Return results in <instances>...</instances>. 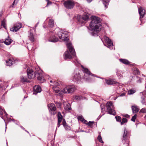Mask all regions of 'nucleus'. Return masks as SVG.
<instances>
[{"label":"nucleus","mask_w":146,"mask_h":146,"mask_svg":"<svg viewBox=\"0 0 146 146\" xmlns=\"http://www.w3.org/2000/svg\"><path fill=\"white\" fill-rule=\"evenodd\" d=\"M50 33L52 35V36L50 37L48 40L50 42H57L58 40V38L55 36L56 35L62 40L67 41L68 40V33L64 30H61L59 28H56Z\"/></svg>","instance_id":"obj_1"},{"label":"nucleus","mask_w":146,"mask_h":146,"mask_svg":"<svg viewBox=\"0 0 146 146\" xmlns=\"http://www.w3.org/2000/svg\"><path fill=\"white\" fill-rule=\"evenodd\" d=\"M66 44L69 51L67 50L65 52L64 56V59L66 60L74 59V60H73V62L75 65L77 66H79L80 64L76 56L75 52L72 44L69 42H67Z\"/></svg>","instance_id":"obj_2"},{"label":"nucleus","mask_w":146,"mask_h":146,"mask_svg":"<svg viewBox=\"0 0 146 146\" xmlns=\"http://www.w3.org/2000/svg\"><path fill=\"white\" fill-rule=\"evenodd\" d=\"M92 20L90 27L91 30L93 31V33L96 32L97 33L99 32L102 28V25L100 24L101 19L99 17L94 16L91 17Z\"/></svg>","instance_id":"obj_3"},{"label":"nucleus","mask_w":146,"mask_h":146,"mask_svg":"<svg viewBox=\"0 0 146 146\" xmlns=\"http://www.w3.org/2000/svg\"><path fill=\"white\" fill-rule=\"evenodd\" d=\"M27 75L29 79H33L36 76H37L38 80L40 81V83L43 82L45 79L42 76V74L39 72V71H37L35 72L32 70H29L27 71Z\"/></svg>","instance_id":"obj_4"},{"label":"nucleus","mask_w":146,"mask_h":146,"mask_svg":"<svg viewBox=\"0 0 146 146\" xmlns=\"http://www.w3.org/2000/svg\"><path fill=\"white\" fill-rule=\"evenodd\" d=\"M106 106L108 111L110 114L115 115L116 113L114 110V106L112 102H108L106 103Z\"/></svg>","instance_id":"obj_5"},{"label":"nucleus","mask_w":146,"mask_h":146,"mask_svg":"<svg viewBox=\"0 0 146 146\" xmlns=\"http://www.w3.org/2000/svg\"><path fill=\"white\" fill-rule=\"evenodd\" d=\"M81 78L79 72L76 70L72 74V80L74 82L80 83L81 81Z\"/></svg>","instance_id":"obj_6"},{"label":"nucleus","mask_w":146,"mask_h":146,"mask_svg":"<svg viewBox=\"0 0 146 146\" xmlns=\"http://www.w3.org/2000/svg\"><path fill=\"white\" fill-rule=\"evenodd\" d=\"M63 5L66 9H71L74 8L75 5V3L74 1L73 0H68L64 1Z\"/></svg>","instance_id":"obj_7"},{"label":"nucleus","mask_w":146,"mask_h":146,"mask_svg":"<svg viewBox=\"0 0 146 146\" xmlns=\"http://www.w3.org/2000/svg\"><path fill=\"white\" fill-rule=\"evenodd\" d=\"M75 87L74 85H69L67 86L63 90L64 93H70L73 92L75 90Z\"/></svg>","instance_id":"obj_8"},{"label":"nucleus","mask_w":146,"mask_h":146,"mask_svg":"<svg viewBox=\"0 0 146 146\" xmlns=\"http://www.w3.org/2000/svg\"><path fill=\"white\" fill-rule=\"evenodd\" d=\"M89 18L88 15L85 14L83 16L78 15L77 17V19L80 23L83 24L85 23V21L88 20Z\"/></svg>","instance_id":"obj_9"},{"label":"nucleus","mask_w":146,"mask_h":146,"mask_svg":"<svg viewBox=\"0 0 146 146\" xmlns=\"http://www.w3.org/2000/svg\"><path fill=\"white\" fill-rule=\"evenodd\" d=\"M81 67L83 69V71H84V73H85L86 75H85L84 76V79H85L86 80H89V79L88 77V78L87 77V76H88L90 75L94 76V75L92 74L87 68H84L82 65H81Z\"/></svg>","instance_id":"obj_10"},{"label":"nucleus","mask_w":146,"mask_h":146,"mask_svg":"<svg viewBox=\"0 0 146 146\" xmlns=\"http://www.w3.org/2000/svg\"><path fill=\"white\" fill-rule=\"evenodd\" d=\"M22 27L21 23H18L15 24L14 26L11 29V31L13 32H16L20 29Z\"/></svg>","instance_id":"obj_11"},{"label":"nucleus","mask_w":146,"mask_h":146,"mask_svg":"<svg viewBox=\"0 0 146 146\" xmlns=\"http://www.w3.org/2000/svg\"><path fill=\"white\" fill-rule=\"evenodd\" d=\"M128 133L127 130L125 128L123 135L122 138V141L123 144H124L126 142V141L127 138Z\"/></svg>","instance_id":"obj_12"},{"label":"nucleus","mask_w":146,"mask_h":146,"mask_svg":"<svg viewBox=\"0 0 146 146\" xmlns=\"http://www.w3.org/2000/svg\"><path fill=\"white\" fill-rule=\"evenodd\" d=\"M104 41L107 44L108 46V47L110 46H112L113 45V43L108 37L106 36H104Z\"/></svg>","instance_id":"obj_13"},{"label":"nucleus","mask_w":146,"mask_h":146,"mask_svg":"<svg viewBox=\"0 0 146 146\" xmlns=\"http://www.w3.org/2000/svg\"><path fill=\"white\" fill-rule=\"evenodd\" d=\"M63 103L64 108L65 110L69 111L71 110V105L70 104L65 102H63Z\"/></svg>","instance_id":"obj_14"},{"label":"nucleus","mask_w":146,"mask_h":146,"mask_svg":"<svg viewBox=\"0 0 146 146\" xmlns=\"http://www.w3.org/2000/svg\"><path fill=\"white\" fill-rule=\"evenodd\" d=\"M34 92L33 94L36 95L38 93L40 92L41 91L40 87L38 85H36L34 87Z\"/></svg>","instance_id":"obj_15"},{"label":"nucleus","mask_w":146,"mask_h":146,"mask_svg":"<svg viewBox=\"0 0 146 146\" xmlns=\"http://www.w3.org/2000/svg\"><path fill=\"white\" fill-rule=\"evenodd\" d=\"M57 115L58 118L57 127H59L60 125V124L62 120L63 117L61 115L60 112H58Z\"/></svg>","instance_id":"obj_16"},{"label":"nucleus","mask_w":146,"mask_h":146,"mask_svg":"<svg viewBox=\"0 0 146 146\" xmlns=\"http://www.w3.org/2000/svg\"><path fill=\"white\" fill-rule=\"evenodd\" d=\"M139 13L140 15V19L142 18L144 15L145 11L143 9L142 7L138 8Z\"/></svg>","instance_id":"obj_17"},{"label":"nucleus","mask_w":146,"mask_h":146,"mask_svg":"<svg viewBox=\"0 0 146 146\" xmlns=\"http://www.w3.org/2000/svg\"><path fill=\"white\" fill-rule=\"evenodd\" d=\"M106 81L107 84L108 85H113L118 84V83L113 79L106 80Z\"/></svg>","instance_id":"obj_18"},{"label":"nucleus","mask_w":146,"mask_h":146,"mask_svg":"<svg viewBox=\"0 0 146 146\" xmlns=\"http://www.w3.org/2000/svg\"><path fill=\"white\" fill-rule=\"evenodd\" d=\"M131 109L132 112L133 113H135L138 112L139 110V107L136 105L132 106Z\"/></svg>","instance_id":"obj_19"},{"label":"nucleus","mask_w":146,"mask_h":146,"mask_svg":"<svg viewBox=\"0 0 146 146\" xmlns=\"http://www.w3.org/2000/svg\"><path fill=\"white\" fill-rule=\"evenodd\" d=\"M48 107L50 111L56 110V108L55 105L52 103L49 104L48 105Z\"/></svg>","instance_id":"obj_20"},{"label":"nucleus","mask_w":146,"mask_h":146,"mask_svg":"<svg viewBox=\"0 0 146 146\" xmlns=\"http://www.w3.org/2000/svg\"><path fill=\"white\" fill-rule=\"evenodd\" d=\"M62 125L66 130L67 131L70 129V127L67 125V124L64 120H63Z\"/></svg>","instance_id":"obj_21"},{"label":"nucleus","mask_w":146,"mask_h":146,"mask_svg":"<svg viewBox=\"0 0 146 146\" xmlns=\"http://www.w3.org/2000/svg\"><path fill=\"white\" fill-rule=\"evenodd\" d=\"M20 81L22 82H29L30 81L28 78L22 76L20 77Z\"/></svg>","instance_id":"obj_22"},{"label":"nucleus","mask_w":146,"mask_h":146,"mask_svg":"<svg viewBox=\"0 0 146 146\" xmlns=\"http://www.w3.org/2000/svg\"><path fill=\"white\" fill-rule=\"evenodd\" d=\"M28 37L29 40L32 42H33L35 40L33 34L32 33H30L28 35Z\"/></svg>","instance_id":"obj_23"},{"label":"nucleus","mask_w":146,"mask_h":146,"mask_svg":"<svg viewBox=\"0 0 146 146\" xmlns=\"http://www.w3.org/2000/svg\"><path fill=\"white\" fill-rule=\"evenodd\" d=\"M3 113L5 114L6 116H7V114L5 111L0 106V117H1L3 119L2 117V115Z\"/></svg>","instance_id":"obj_24"},{"label":"nucleus","mask_w":146,"mask_h":146,"mask_svg":"<svg viewBox=\"0 0 146 146\" xmlns=\"http://www.w3.org/2000/svg\"><path fill=\"white\" fill-rule=\"evenodd\" d=\"M119 60L121 62L125 64H129L130 63L127 60L125 59H120Z\"/></svg>","instance_id":"obj_25"},{"label":"nucleus","mask_w":146,"mask_h":146,"mask_svg":"<svg viewBox=\"0 0 146 146\" xmlns=\"http://www.w3.org/2000/svg\"><path fill=\"white\" fill-rule=\"evenodd\" d=\"M3 43L6 45H9L11 42V39L9 38H7L5 40H3Z\"/></svg>","instance_id":"obj_26"},{"label":"nucleus","mask_w":146,"mask_h":146,"mask_svg":"<svg viewBox=\"0 0 146 146\" xmlns=\"http://www.w3.org/2000/svg\"><path fill=\"white\" fill-rule=\"evenodd\" d=\"M74 100H79L83 99V97L81 96H74Z\"/></svg>","instance_id":"obj_27"},{"label":"nucleus","mask_w":146,"mask_h":146,"mask_svg":"<svg viewBox=\"0 0 146 146\" xmlns=\"http://www.w3.org/2000/svg\"><path fill=\"white\" fill-rule=\"evenodd\" d=\"M48 23L50 27H53L54 25V23L53 19H50Z\"/></svg>","instance_id":"obj_28"},{"label":"nucleus","mask_w":146,"mask_h":146,"mask_svg":"<svg viewBox=\"0 0 146 146\" xmlns=\"http://www.w3.org/2000/svg\"><path fill=\"white\" fill-rule=\"evenodd\" d=\"M12 61L11 59H9L8 60H6V65L7 66H10L12 64Z\"/></svg>","instance_id":"obj_29"},{"label":"nucleus","mask_w":146,"mask_h":146,"mask_svg":"<svg viewBox=\"0 0 146 146\" xmlns=\"http://www.w3.org/2000/svg\"><path fill=\"white\" fill-rule=\"evenodd\" d=\"M103 2L105 8H107L108 5V1L107 0H104L103 1Z\"/></svg>","instance_id":"obj_30"},{"label":"nucleus","mask_w":146,"mask_h":146,"mask_svg":"<svg viewBox=\"0 0 146 146\" xmlns=\"http://www.w3.org/2000/svg\"><path fill=\"white\" fill-rule=\"evenodd\" d=\"M127 122V119L125 118H123L122 119V121H121V124L122 125H123L125 123H126Z\"/></svg>","instance_id":"obj_31"},{"label":"nucleus","mask_w":146,"mask_h":146,"mask_svg":"<svg viewBox=\"0 0 146 146\" xmlns=\"http://www.w3.org/2000/svg\"><path fill=\"white\" fill-rule=\"evenodd\" d=\"M137 117L136 114H135L132 117L131 120L133 121H135Z\"/></svg>","instance_id":"obj_32"},{"label":"nucleus","mask_w":146,"mask_h":146,"mask_svg":"<svg viewBox=\"0 0 146 146\" xmlns=\"http://www.w3.org/2000/svg\"><path fill=\"white\" fill-rule=\"evenodd\" d=\"M115 118L117 121L119 122H121V118L119 116H116L115 117Z\"/></svg>","instance_id":"obj_33"},{"label":"nucleus","mask_w":146,"mask_h":146,"mask_svg":"<svg viewBox=\"0 0 146 146\" xmlns=\"http://www.w3.org/2000/svg\"><path fill=\"white\" fill-rule=\"evenodd\" d=\"M98 141H99L100 142L102 143H104V142H103V141L102 140V137L100 135H99L98 136Z\"/></svg>","instance_id":"obj_34"},{"label":"nucleus","mask_w":146,"mask_h":146,"mask_svg":"<svg viewBox=\"0 0 146 146\" xmlns=\"http://www.w3.org/2000/svg\"><path fill=\"white\" fill-rule=\"evenodd\" d=\"M135 92V91L132 90H130L128 91V94H132L134 93Z\"/></svg>","instance_id":"obj_35"},{"label":"nucleus","mask_w":146,"mask_h":146,"mask_svg":"<svg viewBox=\"0 0 146 146\" xmlns=\"http://www.w3.org/2000/svg\"><path fill=\"white\" fill-rule=\"evenodd\" d=\"M146 112V108H143L141 109L140 111V112L142 113H145Z\"/></svg>","instance_id":"obj_36"},{"label":"nucleus","mask_w":146,"mask_h":146,"mask_svg":"<svg viewBox=\"0 0 146 146\" xmlns=\"http://www.w3.org/2000/svg\"><path fill=\"white\" fill-rule=\"evenodd\" d=\"M145 97L146 96L145 95H144L143 96H142L141 97V98L142 99V100H141V103L143 104L145 103L144 99Z\"/></svg>","instance_id":"obj_37"},{"label":"nucleus","mask_w":146,"mask_h":146,"mask_svg":"<svg viewBox=\"0 0 146 146\" xmlns=\"http://www.w3.org/2000/svg\"><path fill=\"white\" fill-rule=\"evenodd\" d=\"M78 119L82 122L84 121V119L82 116H80L78 117Z\"/></svg>","instance_id":"obj_38"},{"label":"nucleus","mask_w":146,"mask_h":146,"mask_svg":"<svg viewBox=\"0 0 146 146\" xmlns=\"http://www.w3.org/2000/svg\"><path fill=\"white\" fill-rule=\"evenodd\" d=\"M54 90L56 93H58V94H60V91L58 90L55 88L54 89Z\"/></svg>","instance_id":"obj_39"},{"label":"nucleus","mask_w":146,"mask_h":146,"mask_svg":"<svg viewBox=\"0 0 146 146\" xmlns=\"http://www.w3.org/2000/svg\"><path fill=\"white\" fill-rule=\"evenodd\" d=\"M56 110H52L51 111H50L51 113L53 115H54L56 113Z\"/></svg>","instance_id":"obj_40"},{"label":"nucleus","mask_w":146,"mask_h":146,"mask_svg":"<svg viewBox=\"0 0 146 146\" xmlns=\"http://www.w3.org/2000/svg\"><path fill=\"white\" fill-rule=\"evenodd\" d=\"M45 1L47 2V4L46 6H48V5L51 4L52 2L49 0H45Z\"/></svg>","instance_id":"obj_41"},{"label":"nucleus","mask_w":146,"mask_h":146,"mask_svg":"<svg viewBox=\"0 0 146 146\" xmlns=\"http://www.w3.org/2000/svg\"><path fill=\"white\" fill-rule=\"evenodd\" d=\"M1 25L3 26V27L5 28L6 29V26L5 25V23L3 21H2L1 22Z\"/></svg>","instance_id":"obj_42"},{"label":"nucleus","mask_w":146,"mask_h":146,"mask_svg":"<svg viewBox=\"0 0 146 146\" xmlns=\"http://www.w3.org/2000/svg\"><path fill=\"white\" fill-rule=\"evenodd\" d=\"M100 107L102 111H104L105 110L104 106L103 105H100Z\"/></svg>","instance_id":"obj_43"},{"label":"nucleus","mask_w":146,"mask_h":146,"mask_svg":"<svg viewBox=\"0 0 146 146\" xmlns=\"http://www.w3.org/2000/svg\"><path fill=\"white\" fill-rule=\"evenodd\" d=\"M53 84L55 86H58V82L55 81H54L53 82Z\"/></svg>","instance_id":"obj_44"},{"label":"nucleus","mask_w":146,"mask_h":146,"mask_svg":"<svg viewBox=\"0 0 146 146\" xmlns=\"http://www.w3.org/2000/svg\"><path fill=\"white\" fill-rule=\"evenodd\" d=\"M94 123L93 121H90L88 123V125L90 126H91L92 125V124L93 123Z\"/></svg>","instance_id":"obj_45"},{"label":"nucleus","mask_w":146,"mask_h":146,"mask_svg":"<svg viewBox=\"0 0 146 146\" xmlns=\"http://www.w3.org/2000/svg\"><path fill=\"white\" fill-rule=\"evenodd\" d=\"M19 1V0H15L13 3L12 5H13L15 4V3H16V4H17L18 2Z\"/></svg>","instance_id":"obj_46"},{"label":"nucleus","mask_w":146,"mask_h":146,"mask_svg":"<svg viewBox=\"0 0 146 146\" xmlns=\"http://www.w3.org/2000/svg\"><path fill=\"white\" fill-rule=\"evenodd\" d=\"M3 40H0V46L2 47L3 46Z\"/></svg>","instance_id":"obj_47"},{"label":"nucleus","mask_w":146,"mask_h":146,"mask_svg":"<svg viewBox=\"0 0 146 146\" xmlns=\"http://www.w3.org/2000/svg\"><path fill=\"white\" fill-rule=\"evenodd\" d=\"M135 71L136 72V73L137 74H140L139 70L137 68H135Z\"/></svg>","instance_id":"obj_48"},{"label":"nucleus","mask_w":146,"mask_h":146,"mask_svg":"<svg viewBox=\"0 0 146 146\" xmlns=\"http://www.w3.org/2000/svg\"><path fill=\"white\" fill-rule=\"evenodd\" d=\"M137 78H139L138 80H137V83H141V78H139L137 76Z\"/></svg>","instance_id":"obj_49"},{"label":"nucleus","mask_w":146,"mask_h":146,"mask_svg":"<svg viewBox=\"0 0 146 146\" xmlns=\"http://www.w3.org/2000/svg\"><path fill=\"white\" fill-rule=\"evenodd\" d=\"M125 93H124V92L123 93L121 94L120 95H119V96L121 97V96H124L125 95Z\"/></svg>","instance_id":"obj_50"},{"label":"nucleus","mask_w":146,"mask_h":146,"mask_svg":"<svg viewBox=\"0 0 146 146\" xmlns=\"http://www.w3.org/2000/svg\"><path fill=\"white\" fill-rule=\"evenodd\" d=\"M82 122L84 123H85L86 124H88L87 121H86V120H85V119L84 120V121H83Z\"/></svg>","instance_id":"obj_51"},{"label":"nucleus","mask_w":146,"mask_h":146,"mask_svg":"<svg viewBox=\"0 0 146 146\" xmlns=\"http://www.w3.org/2000/svg\"><path fill=\"white\" fill-rule=\"evenodd\" d=\"M123 116L124 117H127V118H129V115H128V114H125V115H123Z\"/></svg>","instance_id":"obj_52"},{"label":"nucleus","mask_w":146,"mask_h":146,"mask_svg":"<svg viewBox=\"0 0 146 146\" xmlns=\"http://www.w3.org/2000/svg\"><path fill=\"white\" fill-rule=\"evenodd\" d=\"M88 3H90L92 0H86Z\"/></svg>","instance_id":"obj_53"},{"label":"nucleus","mask_w":146,"mask_h":146,"mask_svg":"<svg viewBox=\"0 0 146 146\" xmlns=\"http://www.w3.org/2000/svg\"><path fill=\"white\" fill-rule=\"evenodd\" d=\"M116 73H117V76H120V74H119L118 73V72H116Z\"/></svg>","instance_id":"obj_54"},{"label":"nucleus","mask_w":146,"mask_h":146,"mask_svg":"<svg viewBox=\"0 0 146 146\" xmlns=\"http://www.w3.org/2000/svg\"><path fill=\"white\" fill-rule=\"evenodd\" d=\"M3 89L2 87L0 86V90H2Z\"/></svg>","instance_id":"obj_55"},{"label":"nucleus","mask_w":146,"mask_h":146,"mask_svg":"<svg viewBox=\"0 0 146 146\" xmlns=\"http://www.w3.org/2000/svg\"><path fill=\"white\" fill-rule=\"evenodd\" d=\"M50 77L49 76H46V78L48 79H49V78Z\"/></svg>","instance_id":"obj_56"},{"label":"nucleus","mask_w":146,"mask_h":146,"mask_svg":"<svg viewBox=\"0 0 146 146\" xmlns=\"http://www.w3.org/2000/svg\"><path fill=\"white\" fill-rule=\"evenodd\" d=\"M21 127L24 130L25 129V128L23 127L22 126H21Z\"/></svg>","instance_id":"obj_57"},{"label":"nucleus","mask_w":146,"mask_h":146,"mask_svg":"<svg viewBox=\"0 0 146 146\" xmlns=\"http://www.w3.org/2000/svg\"><path fill=\"white\" fill-rule=\"evenodd\" d=\"M38 23H37V24L35 25V27H37V26L38 25Z\"/></svg>","instance_id":"obj_58"},{"label":"nucleus","mask_w":146,"mask_h":146,"mask_svg":"<svg viewBox=\"0 0 146 146\" xmlns=\"http://www.w3.org/2000/svg\"><path fill=\"white\" fill-rule=\"evenodd\" d=\"M53 82V81L52 80H50V83H52V82Z\"/></svg>","instance_id":"obj_59"},{"label":"nucleus","mask_w":146,"mask_h":146,"mask_svg":"<svg viewBox=\"0 0 146 146\" xmlns=\"http://www.w3.org/2000/svg\"><path fill=\"white\" fill-rule=\"evenodd\" d=\"M57 105L59 106V107L60 106V104L59 103L58 104V105Z\"/></svg>","instance_id":"obj_60"},{"label":"nucleus","mask_w":146,"mask_h":146,"mask_svg":"<svg viewBox=\"0 0 146 146\" xmlns=\"http://www.w3.org/2000/svg\"><path fill=\"white\" fill-rule=\"evenodd\" d=\"M25 131L26 132H27V133H29V132H28V131H27V130H25Z\"/></svg>","instance_id":"obj_61"},{"label":"nucleus","mask_w":146,"mask_h":146,"mask_svg":"<svg viewBox=\"0 0 146 146\" xmlns=\"http://www.w3.org/2000/svg\"><path fill=\"white\" fill-rule=\"evenodd\" d=\"M1 14H0V17H1Z\"/></svg>","instance_id":"obj_62"},{"label":"nucleus","mask_w":146,"mask_h":146,"mask_svg":"<svg viewBox=\"0 0 146 146\" xmlns=\"http://www.w3.org/2000/svg\"><path fill=\"white\" fill-rule=\"evenodd\" d=\"M145 93V92H143V94H144Z\"/></svg>","instance_id":"obj_63"},{"label":"nucleus","mask_w":146,"mask_h":146,"mask_svg":"<svg viewBox=\"0 0 146 146\" xmlns=\"http://www.w3.org/2000/svg\"><path fill=\"white\" fill-rule=\"evenodd\" d=\"M5 125H6V126H7V124H6V123H5Z\"/></svg>","instance_id":"obj_64"}]
</instances>
